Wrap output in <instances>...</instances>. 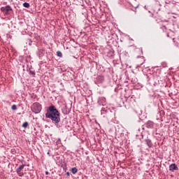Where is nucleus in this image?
I'll return each instance as SVG.
<instances>
[{
  "mask_svg": "<svg viewBox=\"0 0 179 179\" xmlns=\"http://www.w3.org/2000/svg\"><path fill=\"white\" fill-rule=\"evenodd\" d=\"M148 82H149V80H148Z\"/></svg>",
  "mask_w": 179,
  "mask_h": 179,
  "instance_id": "nucleus-26",
  "label": "nucleus"
},
{
  "mask_svg": "<svg viewBox=\"0 0 179 179\" xmlns=\"http://www.w3.org/2000/svg\"><path fill=\"white\" fill-rule=\"evenodd\" d=\"M146 128H148L149 129H154L155 127H156V124L155 122L149 120L145 124Z\"/></svg>",
  "mask_w": 179,
  "mask_h": 179,
  "instance_id": "nucleus-4",
  "label": "nucleus"
},
{
  "mask_svg": "<svg viewBox=\"0 0 179 179\" xmlns=\"http://www.w3.org/2000/svg\"><path fill=\"white\" fill-rule=\"evenodd\" d=\"M145 144L148 146V148H152L153 146V143H152V140L148 138L145 140Z\"/></svg>",
  "mask_w": 179,
  "mask_h": 179,
  "instance_id": "nucleus-7",
  "label": "nucleus"
},
{
  "mask_svg": "<svg viewBox=\"0 0 179 179\" xmlns=\"http://www.w3.org/2000/svg\"><path fill=\"white\" fill-rule=\"evenodd\" d=\"M176 43H177V44H178V47H179V39H178V40L176 41Z\"/></svg>",
  "mask_w": 179,
  "mask_h": 179,
  "instance_id": "nucleus-19",
  "label": "nucleus"
},
{
  "mask_svg": "<svg viewBox=\"0 0 179 179\" xmlns=\"http://www.w3.org/2000/svg\"><path fill=\"white\" fill-rule=\"evenodd\" d=\"M178 170V166H177V164H171L169 166V171L174 172Z\"/></svg>",
  "mask_w": 179,
  "mask_h": 179,
  "instance_id": "nucleus-6",
  "label": "nucleus"
},
{
  "mask_svg": "<svg viewBox=\"0 0 179 179\" xmlns=\"http://www.w3.org/2000/svg\"><path fill=\"white\" fill-rule=\"evenodd\" d=\"M17 173L18 174V176H19L20 177H23V176H24V173H22V172Z\"/></svg>",
  "mask_w": 179,
  "mask_h": 179,
  "instance_id": "nucleus-18",
  "label": "nucleus"
},
{
  "mask_svg": "<svg viewBox=\"0 0 179 179\" xmlns=\"http://www.w3.org/2000/svg\"><path fill=\"white\" fill-rule=\"evenodd\" d=\"M57 57H59L60 58H62V52H61V51H57Z\"/></svg>",
  "mask_w": 179,
  "mask_h": 179,
  "instance_id": "nucleus-14",
  "label": "nucleus"
},
{
  "mask_svg": "<svg viewBox=\"0 0 179 179\" xmlns=\"http://www.w3.org/2000/svg\"><path fill=\"white\" fill-rule=\"evenodd\" d=\"M48 174H50V173L48 171H45V175L48 176Z\"/></svg>",
  "mask_w": 179,
  "mask_h": 179,
  "instance_id": "nucleus-20",
  "label": "nucleus"
},
{
  "mask_svg": "<svg viewBox=\"0 0 179 179\" xmlns=\"http://www.w3.org/2000/svg\"><path fill=\"white\" fill-rule=\"evenodd\" d=\"M145 9H146V6H145Z\"/></svg>",
  "mask_w": 179,
  "mask_h": 179,
  "instance_id": "nucleus-25",
  "label": "nucleus"
},
{
  "mask_svg": "<svg viewBox=\"0 0 179 179\" xmlns=\"http://www.w3.org/2000/svg\"><path fill=\"white\" fill-rule=\"evenodd\" d=\"M24 8H30V3L24 2L23 4Z\"/></svg>",
  "mask_w": 179,
  "mask_h": 179,
  "instance_id": "nucleus-12",
  "label": "nucleus"
},
{
  "mask_svg": "<svg viewBox=\"0 0 179 179\" xmlns=\"http://www.w3.org/2000/svg\"><path fill=\"white\" fill-rule=\"evenodd\" d=\"M48 155H50V152H48Z\"/></svg>",
  "mask_w": 179,
  "mask_h": 179,
  "instance_id": "nucleus-24",
  "label": "nucleus"
},
{
  "mask_svg": "<svg viewBox=\"0 0 179 179\" xmlns=\"http://www.w3.org/2000/svg\"><path fill=\"white\" fill-rule=\"evenodd\" d=\"M103 82H104V76H98L95 80L96 85H99L100 83H103Z\"/></svg>",
  "mask_w": 179,
  "mask_h": 179,
  "instance_id": "nucleus-5",
  "label": "nucleus"
},
{
  "mask_svg": "<svg viewBox=\"0 0 179 179\" xmlns=\"http://www.w3.org/2000/svg\"><path fill=\"white\" fill-rule=\"evenodd\" d=\"M66 176H68V177H69V176H70L69 172H66Z\"/></svg>",
  "mask_w": 179,
  "mask_h": 179,
  "instance_id": "nucleus-21",
  "label": "nucleus"
},
{
  "mask_svg": "<svg viewBox=\"0 0 179 179\" xmlns=\"http://www.w3.org/2000/svg\"><path fill=\"white\" fill-rule=\"evenodd\" d=\"M159 82V80H155V81H154V83H152V82H149V83L150 84V85H157V83Z\"/></svg>",
  "mask_w": 179,
  "mask_h": 179,
  "instance_id": "nucleus-15",
  "label": "nucleus"
},
{
  "mask_svg": "<svg viewBox=\"0 0 179 179\" xmlns=\"http://www.w3.org/2000/svg\"><path fill=\"white\" fill-rule=\"evenodd\" d=\"M71 173H72V174H76V173H78V169L76 167L72 168Z\"/></svg>",
  "mask_w": 179,
  "mask_h": 179,
  "instance_id": "nucleus-9",
  "label": "nucleus"
},
{
  "mask_svg": "<svg viewBox=\"0 0 179 179\" xmlns=\"http://www.w3.org/2000/svg\"><path fill=\"white\" fill-rule=\"evenodd\" d=\"M30 43H29V45H31V40H29Z\"/></svg>",
  "mask_w": 179,
  "mask_h": 179,
  "instance_id": "nucleus-22",
  "label": "nucleus"
},
{
  "mask_svg": "<svg viewBox=\"0 0 179 179\" xmlns=\"http://www.w3.org/2000/svg\"><path fill=\"white\" fill-rule=\"evenodd\" d=\"M59 115L60 113L57 108H55V106H50L45 113L46 118H50L57 127H58V124H59V121H61Z\"/></svg>",
  "mask_w": 179,
  "mask_h": 179,
  "instance_id": "nucleus-1",
  "label": "nucleus"
},
{
  "mask_svg": "<svg viewBox=\"0 0 179 179\" xmlns=\"http://www.w3.org/2000/svg\"><path fill=\"white\" fill-rule=\"evenodd\" d=\"M26 165L24 164H22V165H20L17 169H16V173H20L22 172V170H23V169H24V166Z\"/></svg>",
  "mask_w": 179,
  "mask_h": 179,
  "instance_id": "nucleus-8",
  "label": "nucleus"
},
{
  "mask_svg": "<svg viewBox=\"0 0 179 179\" xmlns=\"http://www.w3.org/2000/svg\"><path fill=\"white\" fill-rule=\"evenodd\" d=\"M138 82V78H132L131 80V83L135 85V83H136Z\"/></svg>",
  "mask_w": 179,
  "mask_h": 179,
  "instance_id": "nucleus-13",
  "label": "nucleus"
},
{
  "mask_svg": "<svg viewBox=\"0 0 179 179\" xmlns=\"http://www.w3.org/2000/svg\"><path fill=\"white\" fill-rule=\"evenodd\" d=\"M107 113L106 110L102 109L101 110V115H103V117H106V113Z\"/></svg>",
  "mask_w": 179,
  "mask_h": 179,
  "instance_id": "nucleus-10",
  "label": "nucleus"
},
{
  "mask_svg": "<svg viewBox=\"0 0 179 179\" xmlns=\"http://www.w3.org/2000/svg\"><path fill=\"white\" fill-rule=\"evenodd\" d=\"M145 78H147V79H148L149 78V76H145Z\"/></svg>",
  "mask_w": 179,
  "mask_h": 179,
  "instance_id": "nucleus-23",
  "label": "nucleus"
},
{
  "mask_svg": "<svg viewBox=\"0 0 179 179\" xmlns=\"http://www.w3.org/2000/svg\"><path fill=\"white\" fill-rule=\"evenodd\" d=\"M29 75H36V72H34L31 70H29Z\"/></svg>",
  "mask_w": 179,
  "mask_h": 179,
  "instance_id": "nucleus-17",
  "label": "nucleus"
},
{
  "mask_svg": "<svg viewBox=\"0 0 179 179\" xmlns=\"http://www.w3.org/2000/svg\"><path fill=\"white\" fill-rule=\"evenodd\" d=\"M11 108L12 110H17V106H16V105H13Z\"/></svg>",
  "mask_w": 179,
  "mask_h": 179,
  "instance_id": "nucleus-16",
  "label": "nucleus"
},
{
  "mask_svg": "<svg viewBox=\"0 0 179 179\" xmlns=\"http://www.w3.org/2000/svg\"><path fill=\"white\" fill-rule=\"evenodd\" d=\"M22 128H27V127H29V122H24L22 125Z\"/></svg>",
  "mask_w": 179,
  "mask_h": 179,
  "instance_id": "nucleus-11",
  "label": "nucleus"
},
{
  "mask_svg": "<svg viewBox=\"0 0 179 179\" xmlns=\"http://www.w3.org/2000/svg\"><path fill=\"white\" fill-rule=\"evenodd\" d=\"M32 111L35 114H40V113H41V104L34 103L32 106Z\"/></svg>",
  "mask_w": 179,
  "mask_h": 179,
  "instance_id": "nucleus-2",
  "label": "nucleus"
},
{
  "mask_svg": "<svg viewBox=\"0 0 179 179\" xmlns=\"http://www.w3.org/2000/svg\"><path fill=\"white\" fill-rule=\"evenodd\" d=\"M0 10H1L4 15H9V12L12 10V7L10 6H6L5 7H1L0 8Z\"/></svg>",
  "mask_w": 179,
  "mask_h": 179,
  "instance_id": "nucleus-3",
  "label": "nucleus"
}]
</instances>
